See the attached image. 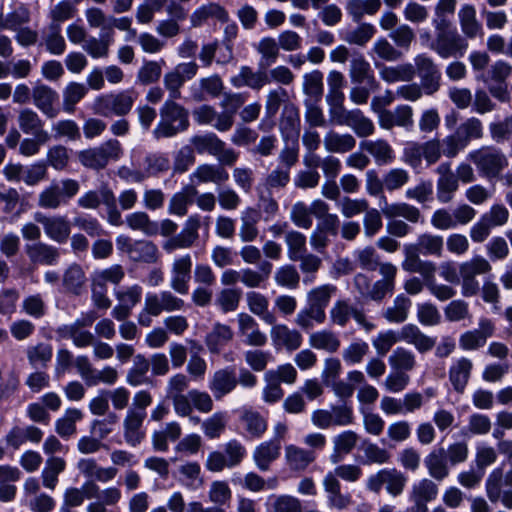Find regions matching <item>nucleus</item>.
Wrapping results in <instances>:
<instances>
[{
  "instance_id": "f257e3e1",
  "label": "nucleus",
  "mask_w": 512,
  "mask_h": 512,
  "mask_svg": "<svg viewBox=\"0 0 512 512\" xmlns=\"http://www.w3.org/2000/svg\"><path fill=\"white\" fill-rule=\"evenodd\" d=\"M160 115L161 121L153 131L156 139L173 137L189 126L187 110L172 99L165 102Z\"/></svg>"
},
{
  "instance_id": "f03ea898",
  "label": "nucleus",
  "mask_w": 512,
  "mask_h": 512,
  "mask_svg": "<svg viewBox=\"0 0 512 512\" xmlns=\"http://www.w3.org/2000/svg\"><path fill=\"white\" fill-rule=\"evenodd\" d=\"M468 159L477 167L479 173L487 179L499 178L508 166L506 155L492 146H485L468 154Z\"/></svg>"
},
{
  "instance_id": "7ed1b4c3",
  "label": "nucleus",
  "mask_w": 512,
  "mask_h": 512,
  "mask_svg": "<svg viewBox=\"0 0 512 512\" xmlns=\"http://www.w3.org/2000/svg\"><path fill=\"white\" fill-rule=\"evenodd\" d=\"M194 152L198 154L207 153L218 159L219 163L232 166L238 160L239 154L226 144L215 133L195 135L190 139Z\"/></svg>"
},
{
  "instance_id": "20e7f679",
  "label": "nucleus",
  "mask_w": 512,
  "mask_h": 512,
  "mask_svg": "<svg viewBox=\"0 0 512 512\" xmlns=\"http://www.w3.org/2000/svg\"><path fill=\"white\" fill-rule=\"evenodd\" d=\"M429 48L439 57L447 59L462 56L468 48V42L455 29L437 27L435 39Z\"/></svg>"
},
{
  "instance_id": "39448f33",
  "label": "nucleus",
  "mask_w": 512,
  "mask_h": 512,
  "mask_svg": "<svg viewBox=\"0 0 512 512\" xmlns=\"http://www.w3.org/2000/svg\"><path fill=\"white\" fill-rule=\"evenodd\" d=\"M407 477L396 468H384L370 475L366 482L369 491L379 494L382 487L393 497H397L404 491Z\"/></svg>"
},
{
  "instance_id": "423d86ee",
  "label": "nucleus",
  "mask_w": 512,
  "mask_h": 512,
  "mask_svg": "<svg viewBox=\"0 0 512 512\" xmlns=\"http://www.w3.org/2000/svg\"><path fill=\"white\" fill-rule=\"evenodd\" d=\"M414 69L420 79V86L424 94L432 96L441 88L442 75L438 65L432 57L425 53L417 54L414 57Z\"/></svg>"
},
{
  "instance_id": "0eeeda50",
  "label": "nucleus",
  "mask_w": 512,
  "mask_h": 512,
  "mask_svg": "<svg viewBox=\"0 0 512 512\" xmlns=\"http://www.w3.org/2000/svg\"><path fill=\"white\" fill-rule=\"evenodd\" d=\"M134 104V98L128 91H122L117 94L100 96L95 100V113L108 117L111 114L116 116L127 115Z\"/></svg>"
},
{
  "instance_id": "6e6552de",
  "label": "nucleus",
  "mask_w": 512,
  "mask_h": 512,
  "mask_svg": "<svg viewBox=\"0 0 512 512\" xmlns=\"http://www.w3.org/2000/svg\"><path fill=\"white\" fill-rule=\"evenodd\" d=\"M95 317L92 314L86 315L71 324H65L56 329V334L60 339H71L78 348L91 346L95 340V335L85 330V327L91 326Z\"/></svg>"
},
{
  "instance_id": "1a4fd4ad",
  "label": "nucleus",
  "mask_w": 512,
  "mask_h": 512,
  "mask_svg": "<svg viewBox=\"0 0 512 512\" xmlns=\"http://www.w3.org/2000/svg\"><path fill=\"white\" fill-rule=\"evenodd\" d=\"M353 318L365 331H371L375 325L368 321L363 310L356 308L348 300H338L330 310V318L333 324L344 327Z\"/></svg>"
},
{
  "instance_id": "9d476101",
  "label": "nucleus",
  "mask_w": 512,
  "mask_h": 512,
  "mask_svg": "<svg viewBox=\"0 0 512 512\" xmlns=\"http://www.w3.org/2000/svg\"><path fill=\"white\" fill-rule=\"evenodd\" d=\"M184 306V300L175 296L171 291L164 290L158 294L149 293L146 295L144 312L152 316H159L164 311H180Z\"/></svg>"
},
{
  "instance_id": "9b49d317",
  "label": "nucleus",
  "mask_w": 512,
  "mask_h": 512,
  "mask_svg": "<svg viewBox=\"0 0 512 512\" xmlns=\"http://www.w3.org/2000/svg\"><path fill=\"white\" fill-rule=\"evenodd\" d=\"M438 179L436 182L437 200L442 204L450 203L459 188L458 178L450 162H442L436 168Z\"/></svg>"
},
{
  "instance_id": "f8f14e48",
  "label": "nucleus",
  "mask_w": 512,
  "mask_h": 512,
  "mask_svg": "<svg viewBox=\"0 0 512 512\" xmlns=\"http://www.w3.org/2000/svg\"><path fill=\"white\" fill-rule=\"evenodd\" d=\"M34 219L43 226L46 236L56 243H65L71 233L69 221L64 216H47L40 212L35 213Z\"/></svg>"
},
{
  "instance_id": "ddd939ff",
  "label": "nucleus",
  "mask_w": 512,
  "mask_h": 512,
  "mask_svg": "<svg viewBox=\"0 0 512 512\" xmlns=\"http://www.w3.org/2000/svg\"><path fill=\"white\" fill-rule=\"evenodd\" d=\"M201 226L200 218L197 215L190 216L183 230L176 236L170 238L163 244V249L171 253L176 249H187L194 245L199 238L198 230Z\"/></svg>"
},
{
  "instance_id": "4468645a",
  "label": "nucleus",
  "mask_w": 512,
  "mask_h": 512,
  "mask_svg": "<svg viewBox=\"0 0 512 512\" xmlns=\"http://www.w3.org/2000/svg\"><path fill=\"white\" fill-rule=\"evenodd\" d=\"M404 260L402 261V269L409 273H418L424 280L431 278L436 270V264L432 261L422 260L420 253L414 245L406 244L403 247Z\"/></svg>"
},
{
  "instance_id": "2eb2a0df",
  "label": "nucleus",
  "mask_w": 512,
  "mask_h": 512,
  "mask_svg": "<svg viewBox=\"0 0 512 512\" xmlns=\"http://www.w3.org/2000/svg\"><path fill=\"white\" fill-rule=\"evenodd\" d=\"M237 386V375L229 367L216 370L208 383V388L216 400H222L225 396L232 393Z\"/></svg>"
},
{
  "instance_id": "dca6fc26",
  "label": "nucleus",
  "mask_w": 512,
  "mask_h": 512,
  "mask_svg": "<svg viewBox=\"0 0 512 512\" xmlns=\"http://www.w3.org/2000/svg\"><path fill=\"white\" fill-rule=\"evenodd\" d=\"M238 333L243 337L246 345L252 347H262L267 343V336L260 330L257 321L248 313H239L237 315Z\"/></svg>"
},
{
  "instance_id": "f3484780",
  "label": "nucleus",
  "mask_w": 512,
  "mask_h": 512,
  "mask_svg": "<svg viewBox=\"0 0 512 512\" xmlns=\"http://www.w3.org/2000/svg\"><path fill=\"white\" fill-rule=\"evenodd\" d=\"M192 258L189 254L174 259L171 266V288L186 295L189 291V280L191 277Z\"/></svg>"
},
{
  "instance_id": "a211bd4d",
  "label": "nucleus",
  "mask_w": 512,
  "mask_h": 512,
  "mask_svg": "<svg viewBox=\"0 0 512 512\" xmlns=\"http://www.w3.org/2000/svg\"><path fill=\"white\" fill-rule=\"evenodd\" d=\"M24 251L30 263L34 265L52 266L60 258V251L57 247L42 241L26 244Z\"/></svg>"
},
{
  "instance_id": "6ab92c4d",
  "label": "nucleus",
  "mask_w": 512,
  "mask_h": 512,
  "mask_svg": "<svg viewBox=\"0 0 512 512\" xmlns=\"http://www.w3.org/2000/svg\"><path fill=\"white\" fill-rule=\"evenodd\" d=\"M145 419L143 415L127 410L122 421V429L123 438L128 446L137 447L145 439L146 433L143 429Z\"/></svg>"
},
{
  "instance_id": "aec40b11",
  "label": "nucleus",
  "mask_w": 512,
  "mask_h": 512,
  "mask_svg": "<svg viewBox=\"0 0 512 512\" xmlns=\"http://www.w3.org/2000/svg\"><path fill=\"white\" fill-rule=\"evenodd\" d=\"M222 164L204 163L198 165L190 175V179L196 184L213 183L222 185L229 179V173Z\"/></svg>"
},
{
  "instance_id": "412c9836",
  "label": "nucleus",
  "mask_w": 512,
  "mask_h": 512,
  "mask_svg": "<svg viewBox=\"0 0 512 512\" xmlns=\"http://www.w3.org/2000/svg\"><path fill=\"white\" fill-rule=\"evenodd\" d=\"M33 103L48 118H55L59 110L56 107L58 101L57 92L51 87L41 84L32 89Z\"/></svg>"
},
{
  "instance_id": "4be33fe9",
  "label": "nucleus",
  "mask_w": 512,
  "mask_h": 512,
  "mask_svg": "<svg viewBox=\"0 0 512 512\" xmlns=\"http://www.w3.org/2000/svg\"><path fill=\"white\" fill-rule=\"evenodd\" d=\"M270 336L276 348H285L287 351H295L302 344V335L295 329H290L284 324H271Z\"/></svg>"
},
{
  "instance_id": "5701e85b",
  "label": "nucleus",
  "mask_w": 512,
  "mask_h": 512,
  "mask_svg": "<svg viewBox=\"0 0 512 512\" xmlns=\"http://www.w3.org/2000/svg\"><path fill=\"white\" fill-rule=\"evenodd\" d=\"M260 219L261 213L254 207H247L241 212L238 235L242 242L251 243L257 239Z\"/></svg>"
},
{
  "instance_id": "b1692460",
  "label": "nucleus",
  "mask_w": 512,
  "mask_h": 512,
  "mask_svg": "<svg viewBox=\"0 0 512 512\" xmlns=\"http://www.w3.org/2000/svg\"><path fill=\"white\" fill-rule=\"evenodd\" d=\"M380 78L387 84L411 82L415 77V69L411 63H401L394 66L377 64Z\"/></svg>"
},
{
  "instance_id": "393cba45",
  "label": "nucleus",
  "mask_w": 512,
  "mask_h": 512,
  "mask_svg": "<svg viewBox=\"0 0 512 512\" xmlns=\"http://www.w3.org/2000/svg\"><path fill=\"white\" fill-rule=\"evenodd\" d=\"M425 467L431 478L442 481L450 474L446 450L443 447L433 449L424 459Z\"/></svg>"
},
{
  "instance_id": "a878e982",
  "label": "nucleus",
  "mask_w": 512,
  "mask_h": 512,
  "mask_svg": "<svg viewBox=\"0 0 512 512\" xmlns=\"http://www.w3.org/2000/svg\"><path fill=\"white\" fill-rule=\"evenodd\" d=\"M359 435L352 430H345L333 437V452L330 461L333 464L339 463L346 455L350 454L357 446Z\"/></svg>"
},
{
  "instance_id": "bb28decb",
  "label": "nucleus",
  "mask_w": 512,
  "mask_h": 512,
  "mask_svg": "<svg viewBox=\"0 0 512 512\" xmlns=\"http://www.w3.org/2000/svg\"><path fill=\"white\" fill-rule=\"evenodd\" d=\"M19 128L25 134L39 135L40 141H49V134L43 129L44 122L40 116L29 108L21 109L17 117Z\"/></svg>"
},
{
  "instance_id": "cd10ccee",
  "label": "nucleus",
  "mask_w": 512,
  "mask_h": 512,
  "mask_svg": "<svg viewBox=\"0 0 512 512\" xmlns=\"http://www.w3.org/2000/svg\"><path fill=\"white\" fill-rule=\"evenodd\" d=\"M400 339L413 345L420 353H426L435 346V339L424 334L414 324H407L401 328Z\"/></svg>"
},
{
  "instance_id": "c85d7f7f",
  "label": "nucleus",
  "mask_w": 512,
  "mask_h": 512,
  "mask_svg": "<svg viewBox=\"0 0 512 512\" xmlns=\"http://www.w3.org/2000/svg\"><path fill=\"white\" fill-rule=\"evenodd\" d=\"M281 444L278 441H264L253 451V460L257 468L267 471L270 465L280 456Z\"/></svg>"
},
{
  "instance_id": "c756f323",
  "label": "nucleus",
  "mask_w": 512,
  "mask_h": 512,
  "mask_svg": "<svg viewBox=\"0 0 512 512\" xmlns=\"http://www.w3.org/2000/svg\"><path fill=\"white\" fill-rule=\"evenodd\" d=\"M323 487L328 494V503L331 507L342 510L351 504V496L341 492L340 481L332 472L325 475Z\"/></svg>"
},
{
  "instance_id": "7c9ffc66",
  "label": "nucleus",
  "mask_w": 512,
  "mask_h": 512,
  "mask_svg": "<svg viewBox=\"0 0 512 512\" xmlns=\"http://www.w3.org/2000/svg\"><path fill=\"white\" fill-rule=\"evenodd\" d=\"M231 83L237 88L247 86L251 89L260 90L270 83V78L265 71H253L248 66H242L239 74L231 78Z\"/></svg>"
},
{
  "instance_id": "2f4dec72",
  "label": "nucleus",
  "mask_w": 512,
  "mask_h": 512,
  "mask_svg": "<svg viewBox=\"0 0 512 512\" xmlns=\"http://www.w3.org/2000/svg\"><path fill=\"white\" fill-rule=\"evenodd\" d=\"M316 459L312 450H307L296 445L285 447V460L290 470L301 472L308 468Z\"/></svg>"
},
{
  "instance_id": "473e14b6",
  "label": "nucleus",
  "mask_w": 512,
  "mask_h": 512,
  "mask_svg": "<svg viewBox=\"0 0 512 512\" xmlns=\"http://www.w3.org/2000/svg\"><path fill=\"white\" fill-rule=\"evenodd\" d=\"M459 24L462 33L468 39L483 34V28L476 16V9L471 4H464L458 12Z\"/></svg>"
},
{
  "instance_id": "72a5a7b5",
  "label": "nucleus",
  "mask_w": 512,
  "mask_h": 512,
  "mask_svg": "<svg viewBox=\"0 0 512 512\" xmlns=\"http://www.w3.org/2000/svg\"><path fill=\"white\" fill-rule=\"evenodd\" d=\"M99 486L93 481H87L82 488L70 487L64 492V505L68 508L79 507L85 499L98 496Z\"/></svg>"
},
{
  "instance_id": "f704fd0d",
  "label": "nucleus",
  "mask_w": 512,
  "mask_h": 512,
  "mask_svg": "<svg viewBox=\"0 0 512 512\" xmlns=\"http://www.w3.org/2000/svg\"><path fill=\"white\" fill-rule=\"evenodd\" d=\"M323 144L327 152L344 154L356 147V139L349 133L340 134L334 130L324 135Z\"/></svg>"
},
{
  "instance_id": "c9c22d12",
  "label": "nucleus",
  "mask_w": 512,
  "mask_h": 512,
  "mask_svg": "<svg viewBox=\"0 0 512 512\" xmlns=\"http://www.w3.org/2000/svg\"><path fill=\"white\" fill-rule=\"evenodd\" d=\"M472 368V361L465 357L458 359L452 364L449 369V380L456 392L461 394L464 392L468 384Z\"/></svg>"
},
{
  "instance_id": "e433bc0d",
  "label": "nucleus",
  "mask_w": 512,
  "mask_h": 512,
  "mask_svg": "<svg viewBox=\"0 0 512 512\" xmlns=\"http://www.w3.org/2000/svg\"><path fill=\"white\" fill-rule=\"evenodd\" d=\"M234 333L229 325L215 323L205 337V344L212 354H218L221 348L233 339Z\"/></svg>"
},
{
  "instance_id": "4c0bfd02",
  "label": "nucleus",
  "mask_w": 512,
  "mask_h": 512,
  "mask_svg": "<svg viewBox=\"0 0 512 512\" xmlns=\"http://www.w3.org/2000/svg\"><path fill=\"white\" fill-rule=\"evenodd\" d=\"M423 256L442 257L444 251V239L440 235L422 233L416 243H411Z\"/></svg>"
},
{
  "instance_id": "58836bf2",
  "label": "nucleus",
  "mask_w": 512,
  "mask_h": 512,
  "mask_svg": "<svg viewBox=\"0 0 512 512\" xmlns=\"http://www.w3.org/2000/svg\"><path fill=\"white\" fill-rule=\"evenodd\" d=\"M185 500L181 492L177 491L170 495L167 507L171 512H226L225 509L216 506L204 507L199 501L188 503L185 509Z\"/></svg>"
},
{
  "instance_id": "ea45409f",
  "label": "nucleus",
  "mask_w": 512,
  "mask_h": 512,
  "mask_svg": "<svg viewBox=\"0 0 512 512\" xmlns=\"http://www.w3.org/2000/svg\"><path fill=\"white\" fill-rule=\"evenodd\" d=\"M246 301L250 312L260 317L265 323L276 322L275 316L269 311V301L265 295L250 291L246 294Z\"/></svg>"
},
{
  "instance_id": "a19ab883",
  "label": "nucleus",
  "mask_w": 512,
  "mask_h": 512,
  "mask_svg": "<svg viewBox=\"0 0 512 512\" xmlns=\"http://www.w3.org/2000/svg\"><path fill=\"white\" fill-rule=\"evenodd\" d=\"M337 288L332 284H325L313 288L307 294L308 305L315 311H319L322 315L325 314V308L328 305L331 297L336 293Z\"/></svg>"
},
{
  "instance_id": "79ce46f5",
  "label": "nucleus",
  "mask_w": 512,
  "mask_h": 512,
  "mask_svg": "<svg viewBox=\"0 0 512 512\" xmlns=\"http://www.w3.org/2000/svg\"><path fill=\"white\" fill-rule=\"evenodd\" d=\"M309 345L317 350L335 353L339 350L341 342L335 332L330 330H320L310 334Z\"/></svg>"
},
{
  "instance_id": "37998d69",
  "label": "nucleus",
  "mask_w": 512,
  "mask_h": 512,
  "mask_svg": "<svg viewBox=\"0 0 512 512\" xmlns=\"http://www.w3.org/2000/svg\"><path fill=\"white\" fill-rule=\"evenodd\" d=\"M197 193L193 185L184 186L181 191L175 193L170 199L169 212L178 216L186 215L187 207L193 203Z\"/></svg>"
},
{
  "instance_id": "c03bdc74",
  "label": "nucleus",
  "mask_w": 512,
  "mask_h": 512,
  "mask_svg": "<svg viewBox=\"0 0 512 512\" xmlns=\"http://www.w3.org/2000/svg\"><path fill=\"white\" fill-rule=\"evenodd\" d=\"M113 34V30H110L100 38L90 37L83 44L84 51L95 59L108 57L110 46L114 41Z\"/></svg>"
},
{
  "instance_id": "a18cd8bd",
  "label": "nucleus",
  "mask_w": 512,
  "mask_h": 512,
  "mask_svg": "<svg viewBox=\"0 0 512 512\" xmlns=\"http://www.w3.org/2000/svg\"><path fill=\"white\" fill-rule=\"evenodd\" d=\"M381 6V0H348L346 10L353 21L359 22L365 15L376 14Z\"/></svg>"
},
{
  "instance_id": "49530a36",
  "label": "nucleus",
  "mask_w": 512,
  "mask_h": 512,
  "mask_svg": "<svg viewBox=\"0 0 512 512\" xmlns=\"http://www.w3.org/2000/svg\"><path fill=\"white\" fill-rule=\"evenodd\" d=\"M382 212L386 218L403 217L411 223H418L421 218L420 210L417 207L404 202L386 204L382 208Z\"/></svg>"
},
{
  "instance_id": "de8ad7c7",
  "label": "nucleus",
  "mask_w": 512,
  "mask_h": 512,
  "mask_svg": "<svg viewBox=\"0 0 512 512\" xmlns=\"http://www.w3.org/2000/svg\"><path fill=\"white\" fill-rule=\"evenodd\" d=\"M66 468V462L60 457H50L42 470L41 478L44 487L54 490L58 483V476Z\"/></svg>"
},
{
  "instance_id": "09e8293b",
  "label": "nucleus",
  "mask_w": 512,
  "mask_h": 512,
  "mask_svg": "<svg viewBox=\"0 0 512 512\" xmlns=\"http://www.w3.org/2000/svg\"><path fill=\"white\" fill-rule=\"evenodd\" d=\"M459 276L476 278L479 275H485L491 272L490 262L483 256L476 255L471 259L459 264Z\"/></svg>"
},
{
  "instance_id": "8fccbe9b",
  "label": "nucleus",
  "mask_w": 512,
  "mask_h": 512,
  "mask_svg": "<svg viewBox=\"0 0 512 512\" xmlns=\"http://www.w3.org/2000/svg\"><path fill=\"white\" fill-rule=\"evenodd\" d=\"M411 305V300L400 294L396 296L393 304L384 311L383 317L391 323H403L408 318Z\"/></svg>"
},
{
  "instance_id": "3c124183",
  "label": "nucleus",
  "mask_w": 512,
  "mask_h": 512,
  "mask_svg": "<svg viewBox=\"0 0 512 512\" xmlns=\"http://www.w3.org/2000/svg\"><path fill=\"white\" fill-rule=\"evenodd\" d=\"M126 223L132 230L141 231L147 236L158 234V224L152 221L149 215L143 211L133 212L126 216Z\"/></svg>"
},
{
  "instance_id": "603ef678",
  "label": "nucleus",
  "mask_w": 512,
  "mask_h": 512,
  "mask_svg": "<svg viewBox=\"0 0 512 512\" xmlns=\"http://www.w3.org/2000/svg\"><path fill=\"white\" fill-rule=\"evenodd\" d=\"M346 126L350 127L358 137H368L374 133L373 121L359 109L350 110Z\"/></svg>"
},
{
  "instance_id": "864d4df0",
  "label": "nucleus",
  "mask_w": 512,
  "mask_h": 512,
  "mask_svg": "<svg viewBox=\"0 0 512 512\" xmlns=\"http://www.w3.org/2000/svg\"><path fill=\"white\" fill-rule=\"evenodd\" d=\"M31 13L25 4L18 5L4 18H0V31L4 29L16 31L20 26L30 22Z\"/></svg>"
},
{
  "instance_id": "5fc2aeb1",
  "label": "nucleus",
  "mask_w": 512,
  "mask_h": 512,
  "mask_svg": "<svg viewBox=\"0 0 512 512\" xmlns=\"http://www.w3.org/2000/svg\"><path fill=\"white\" fill-rule=\"evenodd\" d=\"M43 43L46 50L53 55H62L66 50V42L61 35L60 25L50 23L43 34Z\"/></svg>"
},
{
  "instance_id": "6e6d98bb",
  "label": "nucleus",
  "mask_w": 512,
  "mask_h": 512,
  "mask_svg": "<svg viewBox=\"0 0 512 512\" xmlns=\"http://www.w3.org/2000/svg\"><path fill=\"white\" fill-rule=\"evenodd\" d=\"M306 243L307 238L303 233L297 230H289L285 232L287 256L291 261H298V258L307 252Z\"/></svg>"
},
{
  "instance_id": "4d7b16f0",
  "label": "nucleus",
  "mask_w": 512,
  "mask_h": 512,
  "mask_svg": "<svg viewBox=\"0 0 512 512\" xmlns=\"http://www.w3.org/2000/svg\"><path fill=\"white\" fill-rule=\"evenodd\" d=\"M389 365L395 371L408 372L416 366V358L412 351L398 347L388 358Z\"/></svg>"
},
{
  "instance_id": "13d9d810",
  "label": "nucleus",
  "mask_w": 512,
  "mask_h": 512,
  "mask_svg": "<svg viewBox=\"0 0 512 512\" xmlns=\"http://www.w3.org/2000/svg\"><path fill=\"white\" fill-rule=\"evenodd\" d=\"M149 371V361L145 356L138 354L134 358V365L128 371L126 381L129 385L137 387L150 382L147 373Z\"/></svg>"
},
{
  "instance_id": "bf43d9fd",
  "label": "nucleus",
  "mask_w": 512,
  "mask_h": 512,
  "mask_svg": "<svg viewBox=\"0 0 512 512\" xmlns=\"http://www.w3.org/2000/svg\"><path fill=\"white\" fill-rule=\"evenodd\" d=\"M62 281L66 291L76 295L80 294L86 283V277L82 267L78 264L70 265L65 270Z\"/></svg>"
},
{
  "instance_id": "052dcab7",
  "label": "nucleus",
  "mask_w": 512,
  "mask_h": 512,
  "mask_svg": "<svg viewBox=\"0 0 512 512\" xmlns=\"http://www.w3.org/2000/svg\"><path fill=\"white\" fill-rule=\"evenodd\" d=\"M361 147L370 153L378 164H388L394 159L393 149L384 140L365 141L361 143Z\"/></svg>"
},
{
  "instance_id": "680f3d73",
  "label": "nucleus",
  "mask_w": 512,
  "mask_h": 512,
  "mask_svg": "<svg viewBox=\"0 0 512 512\" xmlns=\"http://www.w3.org/2000/svg\"><path fill=\"white\" fill-rule=\"evenodd\" d=\"M241 421L245 430L253 437H261L267 430L266 419L257 411L252 409L244 410Z\"/></svg>"
},
{
  "instance_id": "e2e57ef3",
  "label": "nucleus",
  "mask_w": 512,
  "mask_h": 512,
  "mask_svg": "<svg viewBox=\"0 0 512 512\" xmlns=\"http://www.w3.org/2000/svg\"><path fill=\"white\" fill-rule=\"evenodd\" d=\"M87 87L78 82H70L63 90V110L67 113H73L76 104L87 94Z\"/></svg>"
},
{
  "instance_id": "0e129e2a",
  "label": "nucleus",
  "mask_w": 512,
  "mask_h": 512,
  "mask_svg": "<svg viewBox=\"0 0 512 512\" xmlns=\"http://www.w3.org/2000/svg\"><path fill=\"white\" fill-rule=\"evenodd\" d=\"M372 55L386 62H397L402 59L403 53L398 50L395 44L390 43L386 38L377 39L371 49Z\"/></svg>"
},
{
  "instance_id": "69168bd1",
  "label": "nucleus",
  "mask_w": 512,
  "mask_h": 512,
  "mask_svg": "<svg viewBox=\"0 0 512 512\" xmlns=\"http://www.w3.org/2000/svg\"><path fill=\"white\" fill-rule=\"evenodd\" d=\"M64 202L59 184L52 183L38 195V206L42 209H58Z\"/></svg>"
},
{
  "instance_id": "338daca9",
  "label": "nucleus",
  "mask_w": 512,
  "mask_h": 512,
  "mask_svg": "<svg viewBox=\"0 0 512 512\" xmlns=\"http://www.w3.org/2000/svg\"><path fill=\"white\" fill-rule=\"evenodd\" d=\"M226 425V414L224 412H216L202 422L201 428L207 438L217 439L224 433Z\"/></svg>"
},
{
  "instance_id": "774afa93",
  "label": "nucleus",
  "mask_w": 512,
  "mask_h": 512,
  "mask_svg": "<svg viewBox=\"0 0 512 512\" xmlns=\"http://www.w3.org/2000/svg\"><path fill=\"white\" fill-rule=\"evenodd\" d=\"M376 29L370 23H361L353 30L346 32L343 39L350 45L365 46L375 35Z\"/></svg>"
}]
</instances>
